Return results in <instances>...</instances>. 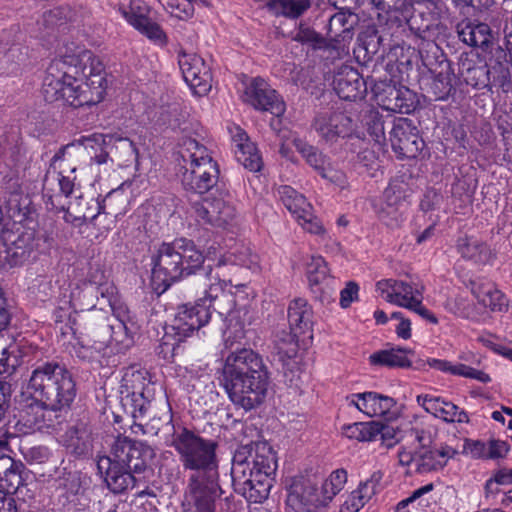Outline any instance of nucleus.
<instances>
[{
    "label": "nucleus",
    "instance_id": "nucleus-1",
    "mask_svg": "<svg viewBox=\"0 0 512 512\" xmlns=\"http://www.w3.org/2000/svg\"><path fill=\"white\" fill-rule=\"evenodd\" d=\"M204 261L203 253L193 240L187 238L161 243L152 257L151 282L158 294L164 293L173 283L192 276L191 283L196 286V294L200 292L203 295L194 305L179 306L168 326L179 341L209 322L210 303L223 292L221 282L234 285L232 279L221 280L219 273L213 276L212 267L204 266Z\"/></svg>",
    "mask_w": 512,
    "mask_h": 512
},
{
    "label": "nucleus",
    "instance_id": "nucleus-2",
    "mask_svg": "<svg viewBox=\"0 0 512 512\" xmlns=\"http://www.w3.org/2000/svg\"><path fill=\"white\" fill-rule=\"evenodd\" d=\"M107 80L103 64L91 52L64 55L47 68L42 84L46 102L63 101L71 107L95 105L104 98Z\"/></svg>",
    "mask_w": 512,
    "mask_h": 512
},
{
    "label": "nucleus",
    "instance_id": "nucleus-3",
    "mask_svg": "<svg viewBox=\"0 0 512 512\" xmlns=\"http://www.w3.org/2000/svg\"><path fill=\"white\" fill-rule=\"evenodd\" d=\"M269 371L262 357L252 349L238 347L226 357L223 386L231 402L245 411L256 409L265 401Z\"/></svg>",
    "mask_w": 512,
    "mask_h": 512
},
{
    "label": "nucleus",
    "instance_id": "nucleus-4",
    "mask_svg": "<svg viewBox=\"0 0 512 512\" xmlns=\"http://www.w3.org/2000/svg\"><path fill=\"white\" fill-rule=\"evenodd\" d=\"M153 457L154 451L145 443L118 437L111 455L98 457L96 466L107 488L114 494H122L138 485V475L147 469Z\"/></svg>",
    "mask_w": 512,
    "mask_h": 512
},
{
    "label": "nucleus",
    "instance_id": "nucleus-5",
    "mask_svg": "<svg viewBox=\"0 0 512 512\" xmlns=\"http://www.w3.org/2000/svg\"><path fill=\"white\" fill-rule=\"evenodd\" d=\"M70 302L76 311H89L95 308L97 303H99L101 310L109 307L119 319L117 326L119 331H113V339L116 342H120L125 349L133 344V336L128 333V328L125 324L127 307L122 304L118 297L116 286L106 278L103 271L96 270L91 272L88 280L77 285L71 292Z\"/></svg>",
    "mask_w": 512,
    "mask_h": 512
},
{
    "label": "nucleus",
    "instance_id": "nucleus-6",
    "mask_svg": "<svg viewBox=\"0 0 512 512\" xmlns=\"http://www.w3.org/2000/svg\"><path fill=\"white\" fill-rule=\"evenodd\" d=\"M27 390L43 407L54 411L68 407L76 396L72 374L55 361L42 363L33 370Z\"/></svg>",
    "mask_w": 512,
    "mask_h": 512
},
{
    "label": "nucleus",
    "instance_id": "nucleus-7",
    "mask_svg": "<svg viewBox=\"0 0 512 512\" xmlns=\"http://www.w3.org/2000/svg\"><path fill=\"white\" fill-rule=\"evenodd\" d=\"M180 156L183 189L199 195L212 191L218 182L219 167L208 149L196 139L186 137L181 143Z\"/></svg>",
    "mask_w": 512,
    "mask_h": 512
},
{
    "label": "nucleus",
    "instance_id": "nucleus-8",
    "mask_svg": "<svg viewBox=\"0 0 512 512\" xmlns=\"http://www.w3.org/2000/svg\"><path fill=\"white\" fill-rule=\"evenodd\" d=\"M171 446L178 453L184 470L200 475L218 473V444L215 441L204 439L186 427H180L172 434Z\"/></svg>",
    "mask_w": 512,
    "mask_h": 512
},
{
    "label": "nucleus",
    "instance_id": "nucleus-9",
    "mask_svg": "<svg viewBox=\"0 0 512 512\" xmlns=\"http://www.w3.org/2000/svg\"><path fill=\"white\" fill-rule=\"evenodd\" d=\"M423 65L434 75L427 92L435 101H445L456 93L454 69L441 48L433 41L419 50Z\"/></svg>",
    "mask_w": 512,
    "mask_h": 512
},
{
    "label": "nucleus",
    "instance_id": "nucleus-10",
    "mask_svg": "<svg viewBox=\"0 0 512 512\" xmlns=\"http://www.w3.org/2000/svg\"><path fill=\"white\" fill-rule=\"evenodd\" d=\"M300 335L290 329H276L269 345L271 357L281 364L285 381L290 387L299 386L301 371L297 355Z\"/></svg>",
    "mask_w": 512,
    "mask_h": 512
},
{
    "label": "nucleus",
    "instance_id": "nucleus-11",
    "mask_svg": "<svg viewBox=\"0 0 512 512\" xmlns=\"http://www.w3.org/2000/svg\"><path fill=\"white\" fill-rule=\"evenodd\" d=\"M112 142L113 135L94 133L88 137H83L78 142H73L60 148L52 158V165L55 166L59 161L77 164L83 154L90 158L91 163L104 164L110 157L109 147H112Z\"/></svg>",
    "mask_w": 512,
    "mask_h": 512
},
{
    "label": "nucleus",
    "instance_id": "nucleus-12",
    "mask_svg": "<svg viewBox=\"0 0 512 512\" xmlns=\"http://www.w3.org/2000/svg\"><path fill=\"white\" fill-rule=\"evenodd\" d=\"M413 193L405 175L392 178L383 192V200L377 211L378 218L388 227L395 228L403 221L402 209Z\"/></svg>",
    "mask_w": 512,
    "mask_h": 512
},
{
    "label": "nucleus",
    "instance_id": "nucleus-13",
    "mask_svg": "<svg viewBox=\"0 0 512 512\" xmlns=\"http://www.w3.org/2000/svg\"><path fill=\"white\" fill-rule=\"evenodd\" d=\"M219 474H192L186 491L187 512H215V502L222 494Z\"/></svg>",
    "mask_w": 512,
    "mask_h": 512
},
{
    "label": "nucleus",
    "instance_id": "nucleus-14",
    "mask_svg": "<svg viewBox=\"0 0 512 512\" xmlns=\"http://www.w3.org/2000/svg\"><path fill=\"white\" fill-rule=\"evenodd\" d=\"M0 240V257L10 267L20 266L28 261L37 246L31 230H4Z\"/></svg>",
    "mask_w": 512,
    "mask_h": 512
},
{
    "label": "nucleus",
    "instance_id": "nucleus-15",
    "mask_svg": "<svg viewBox=\"0 0 512 512\" xmlns=\"http://www.w3.org/2000/svg\"><path fill=\"white\" fill-rule=\"evenodd\" d=\"M46 196V207L55 212H64V220L76 227L82 226L87 222H92L98 215L99 200L94 198H84L82 195L76 196L67 203L60 202L59 195Z\"/></svg>",
    "mask_w": 512,
    "mask_h": 512
},
{
    "label": "nucleus",
    "instance_id": "nucleus-16",
    "mask_svg": "<svg viewBox=\"0 0 512 512\" xmlns=\"http://www.w3.org/2000/svg\"><path fill=\"white\" fill-rule=\"evenodd\" d=\"M312 127L325 143H335L353 132V120L341 111H323L316 114Z\"/></svg>",
    "mask_w": 512,
    "mask_h": 512
},
{
    "label": "nucleus",
    "instance_id": "nucleus-17",
    "mask_svg": "<svg viewBox=\"0 0 512 512\" xmlns=\"http://www.w3.org/2000/svg\"><path fill=\"white\" fill-rule=\"evenodd\" d=\"M245 103L257 110L270 112L276 117L284 114L286 106L276 90L272 89L262 78H254L245 88L242 96Z\"/></svg>",
    "mask_w": 512,
    "mask_h": 512
},
{
    "label": "nucleus",
    "instance_id": "nucleus-18",
    "mask_svg": "<svg viewBox=\"0 0 512 512\" xmlns=\"http://www.w3.org/2000/svg\"><path fill=\"white\" fill-rule=\"evenodd\" d=\"M389 140L393 150L401 158H416L424 146L417 129L412 127L411 122L406 118H398L393 122Z\"/></svg>",
    "mask_w": 512,
    "mask_h": 512
},
{
    "label": "nucleus",
    "instance_id": "nucleus-19",
    "mask_svg": "<svg viewBox=\"0 0 512 512\" xmlns=\"http://www.w3.org/2000/svg\"><path fill=\"white\" fill-rule=\"evenodd\" d=\"M196 217L206 224L224 227L236 216V209L229 199L228 193L220 197H207L202 202L195 203Z\"/></svg>",
    "mask_w": 512,
    "mask_h": 512
},
{
    "label": "nucleus",
    "instance_id": "nucleus-20",
    "mask_svg": "<svg viewBox=\"0 0 512 512\" xmlns=\"http://www.w3.org/2000/svg\"><path fill=\"white\" fill-rule=\"evenodd\" d=\"M178 63L185 82L194 94L202 96L210 91L212 77L200 56L182 52L178 56Z\"/></svg>",
    "mask_w": 512,
    "mask_h": 512
},
{
    "label": "nucleus",
    "instance_id": "nucleus-21",
    "mask_svg": "<svg viewBox=\"0 0 512 512\" xmlns=\"http://www.w3.org/2000/svg\"><path fill=\"white\" fill-rule=\"evenodd\" d=\"M287 501L293 506L304 508L307 512H317L330 502L324 494L322 485L318 487L309 479L300 478L290 486Z\"/></svg>",
    "mask_w": 512,
    "mask_h": 512
},
{
    "label": "nucleus",
    "instance_id": "nucleus-22",
    "mask_svg": "<svg viewBox=\"0 0 512 512\" xmlns=\"http://www.w3.org/2000/svg\"><path fill=\"white\" fill-rule=\"evenodd\" d=\"M123 17L136 30L151 40L165 42L166 35L161 27L149 18L150 8L142 0H131L128 8H120Z\"/></svg>",
    "mask_w": 512,
    "mask_h": 512
},
{
    "label": "nucleus",
    "instance_id": "nucleus-23",
    "mask_svg": "<svg viewBox=\"0 0 512 512\" xmlns=\"http://www.w3.org/2000/svg\"><path fill=\"white\" fill-rule=\"evenodd\" d=\"M359 23L357 14L350 10H340L333 14L327 24V41L330 48L340 49L349 43L354 36V31Z\"/></svg>",
    "mask_w": 512,
    "mask_h": 512
},
{
    "label": "nucleus",
    "instance_id": "nucleus-24",
    "mask_svg": "<svg viewBox=\"0 0 512 512\" xmlns=\"http://www.w3.org/2000/svg\"><path fill=\"white\" fill-rule=\"evenodd\" d=\"M60 442L70 455L88 457L93 451L92 429L87 422L77 421L61 435Z\"/></svg>",
    "mask_w": 512,
    "mask_h": 512
},
{
    "label": "nucleus",
    "instance_id": "nucleus-25",
    "mask_svg": "<svg viewBox=\"0 0 512 512\" xmlns=\"http://www.w3.org/2000/svg\"><path fill=\"white\" fill-rule=\"evenodd\" d=\"M458 38L470 47L481 48L487 51L494 42V34L486 23L465 18L456 25Z\"/></svg>",
    "mask_w": 512,
    "mask_h": 512
},
{
    "label": "nucleus",
    "instance_id": "nucleus-26",
    "mask_svg": "<svg viewBox=\"0 0 512 512\" xmlns=\"http://www.w3.org/2000/svg\"><path fill=\"white\" fill-rule=\"evenodd\" d=\"M376 288L387 302L407 309L422 296L411 284L396 279L378 281Z\"/></svg>",
    "mask_w": 512,
    "mask_h": 512
},
{
    "label": "nucleus",
    "instance_id": "nucleus-27",
    "mask_svg": "<svg viewBox=\"0 0 512 512\" xmlns=\"http://www.w3.org/2000/svg\"><path fill=\"white\" fill-rule=\"evenodd\" d=\"M337 95L348 101L363 98L366 93V83L360 73L351 66H342L333 79Z\"/></svg>",
    "mask_w": 512,
    "mask_h": 512
},
{
    "label": "nucleus",
    "instance_id": "nucleus-28",
    "mask_svg": "<svg viewBox=\"0 0 512 512\" xmlns=\"http://www.w3.org/2000/svg\"><path fill=\"white\" fill-rule=\"evenodd\" d=\"M457 451L448 445L441 447H424L415 453V466L419 473H429L443 469L448 460Z\"/></svg>",
    "mask_w": 512,
    "mask_h": 512
},
{
    "label": "nucleus",
    "instance_id": "nucleus-29",
    "mask_svg": "<svg viewBox=\"0 0 512 512\" xmlns=\"http://www.w3.org/2000/svg\"><path fill=\"white\" fill-rule=\"evenodd\" d=\"M417 402L428 413L446 422L467 423V413L452 402L445 401L439 397L430 395L417 396Z\"/></svg>",
    "mask_w": 512,
    "mask_h": 512
},
{
    "label": "nucleus",
    "instance_id": "nucleus-30",
    "mask_svg": "<svg viewBox=\"0 0 512 512\" xmlns=\"http://www.w3.org/2000/svg\"><path fill=\"white\" fill-rule=\"evenodd\" d=\"M352 397L357 398V401L352 399L351 405L369 417L384 416L396 405L392 397L376 392L358 393Z\"/></svg>",
    "mask_w": 512,
    "mask_h": 512
},
{
    "label": "nucleus",
    "instance_id": "nucleus-31",
    "mask_svg": "<svg viewBox=\"0 0 512 512\" xmlns=\"http://www.w3.org/2000/svg\"><path fill=\"white\" fill-rule=\"evenodd\" d=\"M233 141L236 160L249 171H260L263 165L262 158L256 145L250 141L247 134L243 130L237 129Z\"/></svg>",
    "mask_w": 512,
    "mask_h": 512
},
{
    "label": "nucleus",
    "instance_id": "nucleus-32",
    "mask_svg": "<svg viewBox=\"0 0 512 512\" xmlns=\"http://www.w3.org/2000/svg\"><path fill=\"white\" fill-rule=\"evenodd\" d=\"M245 484L233 483L235 490L241 493L248 501L262 503L269 496L273 486V478L267 475H254L252 472L246 476Z\"/></svg>",
    "mask_w": 512,
    "mask_h": 512
},
{
    "label": "nucleus",
    "instance_id": "nucleus-33",
    "mask_svg": "<svg viewBox=\"0 0 512 512\" xmlns=\"http://www.w3.org/2000/svg\"><path fill=\"white\" fill-rule=\"evenodd\" d=\"M289 329L296 334H305L312 330L313 310L304 298L292 300L288 306Z\"/></svg>",
    "mask_w": 512,
    "mask_h": 512
},
{
    "label": "nucleus",
    "instance_id": "nucleus-34",
    "mask_svg": "<svg viewBox=\"0 0 512 512\" xmlns=\"http://www.w3.org/2000/svg\"><path fill=\"white\" fill-rule=\"evenodd\" d=\"M75 13L68 5H61L45 11L37 21L40 37L53 35L57 29L71 21Z\"/></svg>",
    "mask_w": 512,
    "mask_h": 512
},
{
    "label": "nucleus",
    "instance_id": "nucleus-35",
    "mask_svg": "<svg viewBox=\"0 0 512 512\" xmlns=\"http://www.w3.org/2000/svg\"><path fill=\"white\" fill-rule=\"evenodd\" d=\"M256 442H251L245 445L239 446L232 459L231 476L233 483L245 484L246 476L250 473V467H252L251 460L255 453Z\"/></svg>",
    "mask_w": 512,
    "mask_h": 512
},
{
    "label": "nucleus",
    "instance_id": "nucleus-36",
    "mask_svg": "<svg viewBox=\"0 0 512 512\" xmlns=\"http://www.w3.org/2000/svg\"><path fill=\"white\" fill-rule=\"evenodd\" d=\"M472 293L481 304L492 311H503L508 306L505 295L493 283L473 282Z\"/></svg>",
    "mask_w": 512,
    "mask_h": 512
},
{
    "label": "nucleus",
    "instance_id": "nucleus-37",
    "mask_svg": "<svg viewBox=\"0 0 512 512\" xmlns=\"http://www.w3.org/2000/svg\"><path fill=\"white\" fill-rule=\"evenodd\" d=\"M497 56L494 64L488 65L489 77L488 90L492 91L493 87L502 89L503 92H508L511 88V75L507 64L506 56L502 48L497 49Z\"/></svg>",
    "mask_w": 512,
    "mask_h": 512
},
{
    "label": "nucleus",
    "instance_id": "nucleus-38",
    "mask_svg": "<svg viewBox=\"0 0 512 512\" xmlns=\"http://www.w3.org/2000/svg\"><path fill=\"white\" fill-rule=\"evenodd\" d=\"M254 449L250 472L254 475L263 474L272 477L277 469V461L272 447L265 442H256Z\"/></svg>",
    "mask_w": 512,
    "mask_h": 512
},
{
    "label": "nucleus",
    "instance_id": "nucleus-39",
    "mask_svg": "<svg viewBox=\"0 0 512 512\" xmlns=\"http://www.w3.org/2000/svg\"><path fill=\"white\" fill-rule=\"evenodd\" d=\"M268 10L276 17L298 19L312 6V0H269Z\"/></svg>",
    "mask_w": 512,
    "mask_h": 512
},
{
    "label": "nucleus",
    "instance_id": "nucleus-40",
    "mask_svg": "<svg viewBox=\"0 0 512 512\" xmlns=\"http://www.w3.org/2000/svg\"><path fill=\"white\" fill-rule=\"evenodd\" d=\"M278 194L284 206L296 219L310 216L311 204L294 188L287 185L281 186L278 189Z\"/></svg>",
    "mask_w": 512,
    "mask_h": 512
},
{
    "label": "nucleus",
    "instance_id": "nucleus-41",
    "mask_svg": "<svg viewBox=\"0 0 512 512\" xmlns=\"http://www.w3.org/2000/svg\"><path fill=\"white\" fill-rule=\"evenodd\" d=\"M457 247L462 257L478 264L490 262L493 256L490 248L485 243L474 238H459Z\"/></svg>",
    "mask_w": 512,
    "mask_h": 512
},
{
    "label": "nucleus",
    "instance_id": "nucleus-42",
    "mask_svg": "<svg viewBox=\"0 0 512 512\" xmlns=\"http://www.w3.org/2000/svg\"><path fill=\"white\" fill-rule=\"evenodd\" d=\"M408 351L402 348H391L380 350L370 355L369 361L375 366H385L389 368H409L412 363L407 358Z\"/></svg>",
    "mask_w": 512,
    "mask_h": 512
},
{
    "label": "nucleus",
    "instance_id": "nucleus-43",
    "mask_svg": "<svg viewBox=\"0 0 512 512\" xmlns=\"http://www.w3.org/2000/svg\"><path fill=\"white\" fill-rule=\"evenodd\" d=\"M395 121L396 119H393L390 116L384 118L377 110H370L365 115V126L370 136L373 137L375 146H378V150L382 149V144L386 140V127L391 129L393 122Z\"/></svg>",
    "mask_w": 512,
    "mask_h": 512
},
{
    "label": "nucleus",
    "instance_id": "nucleus-44",
    "mask_svg": "<svg viewBox=\"0 0 512 512\" xmlns=\"http://www.w3.org/2000/svg\"><path fill=\"white\" fill-rule=\"evenodd\" d=\"M230 265L232 267L240 266L248 269H256L258 266V256L251 252L249 247L240 246L233 251L221 255L216 267L218 269Z\"/></svg>",
    "mask_w": 512,
    "mask_h": 512
},
{
    "label": "nucleus",
    "instance_id": "nucleus-45",
    "mask_svg": "<svg viewBox=\"0 0 512 512\" xmlns=\"http://www.w3.org/2000/svg\"><path fill=\"white\" fill-rule=\"evenodd\" d=\"M459 71L467 85L478 89H488L489 77L487 73L489 70L487 64L475 63L466 59L461 63Z\"/></svg>",
    "mask_w": 512,
    "mask_h": 512
},
{
    "label": "nucleus",
    "instance_id": "nucleus-46",
    "mask_svg": "<svg viewBox=\"0 0 512 512\" xmlns=\"http://www.w3.org/2000/svg\"><path fill=\"white\" fill-rule=\"evenodd\" d=\"M128 203L127 195L122 188L111 190L99 201L97 213L114 215L115 217L125 213Z\"/></svg>",
    "mask_w": 512,
    "mask_h": 512
},
{
    "label": "nucleus",
    "instance_id": "nucleus-47",
    "mask_svg": "<svg viewBox=\"0 0 512 512\" xmlns=\"http://www.w3.org/2000/svg\"><path fill=\"white\" fill-rule=\"evenodd\" d=\"M296 150L301 154L305 162L313 168L318 174L323 171V167L330 159L317 147L309 144L308 142L296 138L293 140Z\"/></svg>",
    "mask_w": 512,
    "mask_h": 512
},
{
    "label": "nucleus",
    "instance_id": "nucleus-48",
    "mask_svg": "<svg viewBox=\"0 0 512 512\" xmlns=\"http://www.w3.org/2000/svg\"><path fill=\"white\" fill-rule=\"evenodd\" d=\"M293 41L299 42L303 45H309L314 50L317 49H330V43L320 33L316 32L310 26L299 23L295 34L292 37Z\"/></svg>",
    "mask_w": 512,
    "mask_h": 512
},
{
    "label": "nucleus",
    "instance_id": "nucleus-49",
    "mask_svg": "<svg viewBox=\"0 0 512 512\" xmlns=\"http://www.w3.org/2000/svg\"><path fill=\"white\" fill-rule=\"evenodd\" d=\"M380 152L384 155L382 149L378 150V146L374 144L372 147L362 149L357 154V163L360 167L364 168L365 172L371 177H376L377 172L381 168L382 160L380 158Z\"/></svg>",
    "mask_w": 512,
    "mask_h": 512
},
{
    "label": "nucleus",
    "instance_id": "nucleus-50",
    "mask_svg": "<svg viewBox=\"0 0 512 512\" xmlns=\"http://www.w3.org/2000/svg\"><path fill=\"white\" fill-rule=\"evenodd\" d=\"M51 166L56 169H59L58 176H57V182L59 186V192L55 193L54 195H59V200L62 202V196L65 198L70 197L74 192V178H71L70 176L64 175V172L66 169H69L71 173H74L77 169L76 164H71L68 161H59L55 166L51 164Z\"/></svg>",
    "mask_w": 512,
    "mask_h": 512
},
{
    "label": "nucleus",
    "instance_id": "nucleus-51",
    "mask_svg": "<svg viewBox=\"0 0 512 512\" xmlns=\"http://www.w3.org/2000/svg\"><path fill=\"white\" fill-rule=\"evenodd\" d=\"M110 154H113L118 160L129 162L137 159L138 151L129 138L117 137L113 135L112 147H109Z\"/></svg>",
    "mask_w": 512,
    "mask_h": 512
},
{
    "label": "nucleus",
    "instance_id": "nucleus-52",
    "mask_svg": "<svg viewBox=\"0 0 512 512\" xmlns=\"http://www.w3.org/2000/svg\"><path fill=\"white\" fill-rule=\"evenodd\" d=\"M24 469V464L21 461H16V465L0 475V485L5 487L8 492H16L23 485L22 473Z\"/></svg>",
    "mask_w": 512,
    "mask_h": 512
},
{
    "label": "nucleus",
    "instance_id": "nucleus-53",
    "mask_svg": "<svg viewBox=\"0 0 512 512\" xmlns=\"http://www.w3.org/2000/svg\"><path fill=\"white\" fill-rule=\"evenodd\" d=\"M329 269L321 256L312 257L307 263V277L310 285H318L327 279Z\"/></svg>",
    "mask_w": 512,
    "mask_h": 512
},
{
    "label": "nucleus",
    "instance_id": "nucleus-54",
    "mask_svg": "<svg viewBox=\"0 0 512 512\" xmlns=\"http://www.w3.org/2000/svg\"><path fill=\"white\" fill-rule=\"evenodd\" d=\"M381 479L382 474L374 472L369 479L361 482L359 487L352 492L357 500L363 503V506L375 495Z\"/></svg>",
    "mask_w": 512,
    "mask_h": 512
},
{
    "label": "nucleus",
    "instance_id": "nucleus-55",
    "mask_svg": "<svg viewBox=\"0 0 512 512\" xmlns=\"http://www.w3.org/2000/svg\"><path fill=\"white\" fill-rule=\"evenodd\" d=\"M346 481L347 472L344 469H338L333 471L329 478L323 482L324 494L328 496L329 501L343 489Z\"/></svg>",
    "mask_w": 512,
    "mask_h": 512
},
{
    "label": "nucleus",
    "instance_id": "nucleus-56",
    "mask_svg": "<svg viewBox=\"0 0 512 512\" xmlns=\"http://www.w3.org/2000/svg\"><path fill=\"white\" fill-rule=\"evenodd\" d=\"M229 325L223 332L225 347L233 349L235 344H241V340L245 337L243 324L229 315Z\"/></svg>",
    "mask_w": 512,
    "mask_h": 512
},
{
    "label": "nucleus",
    "instance_id": "nucleus-57",
    "mask_svg": "<svg viewBox=\"0 0 512 512\" xmlns=\"http://www.w3.org/2000/svg\"><path fill=\"white\" fill-rule=\"evenodd\" d=\"M181 342L182 341H179L178 337L174 336V333L167 327L162 342L158 347V354L162 355L165 360H172L178 353Z\"/></svg>",
    "mask_w": 512,
    "mask_h": 512
},
{
    "label": "nucleus",
    "instance_id": "nucleus-58",
    "mask_svg": "<svg viewBox=\"0 0 512 512\" xmlns=\"http://www.w3.org/2000/svg\"><path fill=\"white\" fill-rule=\"evenodd\" d=\"M484 445L485 460L496 461L504 459L510 450L509 443L500 439H489L487 442H484Z\"/></svg>",
    "mask_w": 512,
    "mask_h": 512
},
{
    "label": "nucleus",
    "instance_id": "nucleus-59",
    "mask_svg": "<svg viewBox=\"0 0 512 512\" xmlns=\"http://www.w3.org/2000/svg\"><path fill=\"white\" fill-rule=\"evenodd\" d=\"M372 425L376 426L371 433L372 441L379 439L386 447H392L397 442L396 431L392 426L377 421H372Z\"/></svg>",
    "mask_w": 512,
    "mask_h": 512
},
{
    "label": "nucleus",
    "instance_id": "nucleus-60",
    "mask_svg": "<svg viewBox=\"0 0 512 512\" xmlns=\"http://www.w3.org/2000/svg\"><path fill=\"white\" fill-rule=\"evenodd\" d=\"M319 175L323 178L336 185L337 187L344 189L348 186L347 176L344 171L337 169L331 163L330 159L327 161L325 166L323 167V171L321 170Z\"/></svg>",
    "mask_w": 512,
    "mask_h": 512
},
{
    "label": "nucleus",
    "instance_id": "nucleus-61",
    "mask_svg": "<svg viewBox=\"0 0 512 512\" xmlns=\"http://www.w3.org/2000/svg\"><path fill=\"white\" fill-rule=\"evenodd\" d=\"M373 427L376 426L372 425V421L366 423H353L345 427V435L358 441H372L371 433Z\"/></svg>",
    "mask_w": 512,
    "mask_h": 512
},
{
    "label": "nucleus",
    "instance_id": "nucleus-62",
    "mask_svg": "<svg viewBox=\"0 0 512 512\" xmlns=\"http://www.w3.org/2000/svg\"><path fill=\"white\" fill-rule=\"evenodd\" d=\"M456 376L475 379L481 383H488L491 381L490 376L484 371L472 368L462 363L456 364Z\"/></svg>",
    "mask_w": 512,
    "mask_h": 512
},
{
    "label": "nucleus",
    "instance_id": "nucleus-63",
    "mask_svg": "<svg viewBox=\"0 0 512 512\" xmlns=\"http://www.w3.org/2000/svg\"><path fill=\"white\" fill-rule=\"evenodd\" d=\"M51 452L45 446H36L29 448L24 457L29 464H43L49 460Z\"/></svg>",
    "mask_w": 512,
    "mask_h": 512
},
{
    "label": "nucleus",
    "instance_id": "nucleus-64",
    "mask_svg": "<svg viewBox=\"0 0 512 512\" xmlns=\"http://www.w3.org/2000/svg\"><path fill=\"white\" fill-rule=\"evenodd\" d=\"M484 441L466 439L463 445V453L470 455L473 459L485 460Z\"/></svg>",
    "mask_w": 512,
    "mask_h": 512
}]
</instances>
